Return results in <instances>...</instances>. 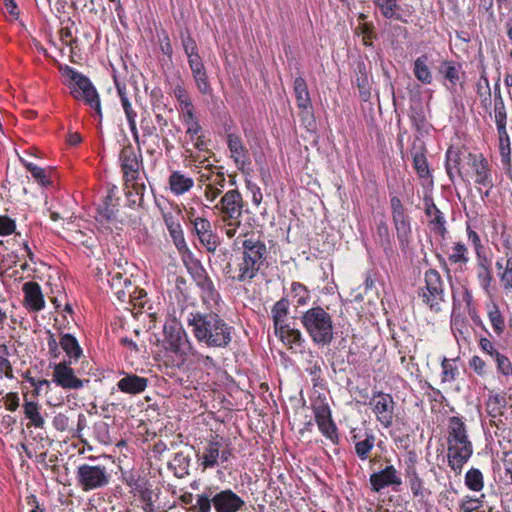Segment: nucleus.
I'll return each mask as SVG.
<instances>
[{
	"mask_svg": "<svg viewBox=\"0 0 512 512\" xmlns=\"http://www.w3.org/2000/svg\"><path fill=\"white\" fill-rule=\"evenodd\" d=\"M242 240L241 257L235 268L231 264L225 267V273L234 281L247 283L255 278L267 262L268 249L265 242L254 233L245 232L241 234Z\"/></svg>",
	"mask_w": 512,
	"mask_h": 512,
	"instance_id": "f257e3e1",
	"label": "nucleus"
},
{
	"mask_svg": "<svg viewBox=\"0 0 512 512\" xmlns=\"http://www.w3.org/2000/svg\"><path fill=\"white\" fill-rule=\"evenodd\" d=\"M186 322L195 339L209 348H226L232 341L233 327L214 311L190 313Z\"/></svg>",
	"mask_w": 512,
	"mask_h": 512,
	"instance_id": "f03ea898",
	"label": "nucleus"
},
{
	"mask_svg": "<svg viewBox=\"0 0 512 512\" xmlns=\"http://www.w3.org/2000/svg\"><path fill=\"white\" fill-rule=\"evenodd\" d=\"M447 445L448 465L459 475L473 454V445L464 421L457 416L449 418Z\"/></svg>",
	"mask_w": 512,
	"mask_h": 512,
	"instance_id": "7ed1b4c3",
	"label": "nucleus"
},
{
	"mask_svg": "<svg viewBox=\"0 0 512 512\" xmlns=\"http://www.w3.org/2000/svg\"><path fill=\"white\" fill-rule=\"evenodd\" d=\"M243 208L244 200L238 189H230L225 192L212 208L223 223L225 235L229 239H233L237 235L242 225Z\"/></svg>",
	"mask_w": 512,
	"mask_h": 512,
	"instance_id": "20e7f679",
	"label": "nucleus"
},
{
	"mask_svg": "<svg viewBox=\"0 0 512 512\" xmlns=\"http://www.w3.org/2000/svg\"><path fill=\"white\" fill-rule=\"evenodd\" d=\"M301 323L312 339L319 346L329 345L334 337L331 315L322 307H312L301 316Z\"/></svg>",
	"mask_w": 512,
	"mask_h": 512,
	"instance_id": "39448f33",
	"label": "nucleus"
},
{
	"mask_svg": "<svg viewBox=\"0 0 512 512\" xmlns=\"http://www.w3.org/2000/svg\"><path fill=\"white\" fill-rule=\"evenodd\" d=\"M64 74L74 84L71 94L76 99H84L85 102L101 117V106L99 95L90 80L73 68L66 66Z\"/></svg>",
	"mask_w": 512,
	"mask_h": 512,
	"instance_id": "423d86ee",
	"label": "nucleus"
},
{
	"mask_svg": "<svg viewBox=\"0 0 512 512\" xmlns=\"http://www.w3.org/2000/svg\"><path fill=\"white\" fill-rule=\"evenodd\" d=\"M425 287L421 288L419 296L431 310L439 312L445 302L444 283L440 273L429 269L424 275Z\"/></svg>",
	"mask_w": 512,
	"mask_h": 512,
	"instance_id": "0eeeda50",
	"label": "nucleus"
},
{
	"mask_svg": "<svg viewBox=\"0 0 512 512\" xmlns=\"http://www.w3.org/2000/svg\"><path fill=\"white\" fill-rule=\"evenodd\" d=\"M76 480L82 491L103 488L110 482V474L102 465L82 464L77 468Z\"/></svg>",
	"mask_w": 512,
	"mask_h": 512,
	"instance_id": "6e6552de",
	"label": "nucleus"
},
{
	"mask_svg": "<svg viewBox=\"0 0 512 512\" xmlns=\"http://www.w3.org/2000/svg\"><path fill=\"white\" fill-rule=\"evenodd\" d=\"M392 209L393 224L396 230L397 239L402 250L408 248L411 241L410 221L405 214V209L398 197H392L390 200Z\"/></svg>",
	"mask_w": 512,
	"mask_h": 512,
	"instance_id": "1a4fd4ad",
	"label": "nucleus"
},
{
	"mask_svg": "<svg viewBox=\"0 0 512 512\" xmlns=\"http://www.w3.org/2000/svg\"><path fill=\"white\" fill-rule=\"evenodd\" d=\"M72 362L62 361L53 365L52 382L65 390H78L89 383L88 379L82 380L77 377Z\"/></svg>",
	"mask_w": 512,
	"mask_h": 512,
	"instance_id": "9d476101",
	"label": "nucleus"
},
{
	"mask_svg": "<svg viewBox=\"0 0 512 512\" xmlns=\"http://www.w3.org/2000/svg\"><path fill=\"white\" fill-rule=\"evenodd\" d=\"M373 413L385 428H389L393 424L395 402L393 397L388 393H374L369 401Z\"/></svg>",
	"mask_w": 512,
	"mask_h": 512,
	"instance_id": "9b49d317",
	"label": "nucleus"
},
{
	"mask_svg": "<svg viewBox=\"0 0 512 512\" xmlns=\"http://www.w3.org/2000/svg\"><path fill=\"white\" fill-rule=\"evenodd\" d=\"M369 481L374 492H380L386 487H392L394 491H398V487L402 485L400 473L393 465H387L384 469L372 473Z\"/></svg>",
	"mask_w": 512,
	"mask_h": 512,
	"instance_id": "f8f14e48",
	"label": "nucleus"
},
{
	"mask_svg": "<svg viewBox=\"0 0 512 512\" xmlns=\"http://www.w3.org/2000/svg\"><path fill=\"white\" fill-rule=\"evenodd\" d=\"M119 157L125 181L141 180L140 168L142 163L134 148L131 145L124 146Z\"/></svg>",
	"mask_w": 512,
	"mask_h": 512,
	"instance_id": "ddd939ff",
	"label": "nucleus"
},
{
	"mask_svg": "<svg viewBox=\"0 0 512 512\" xmlns=\"http://www.w3.org/2000/svg\"><path fill=\"white\" fill-rule=\"evenodd\" d=\"M468 164L474 172V181L476 184L488 188L493 186L489 162L482 154L469 153Z\"/></svg>",
	"mask_w": 512,
	"mask_h": 512,
	"instance_id": "4468645a",
	"label": "nucleus"
},
{
	"mask_svg": "<svg viewBox=\"0 0 512 512\" xmlns=\"http://www.w3.org/2000/svg\"><path fill=\"white\" fill-rule=\"evenodd\" d=\"M244 505V500L231 489L214 494L213 507L216 512H238Z\"/></svg>",
	"mask_w": 512,
	"mask_h": 512,
	"instance_id": "2eb2a0df",
	"label": "nucleus"
},
{
	"mask_svg": "<svg viewBox=\"0 0 512 512\" xmlns=\"http://www.w3.org/2000/svg\"><path fill=\"white\" fill-rule=\"evenodd\" d=\"M107 281L117 299L120 302H126L128 297L131 296L130 290L133 289L131 279L120 271H111L108 273Z\"/></svg>",
	"mask_w": 512,
	"mask_h": 512,
	"instance_id": "dca6fc26",
	"label": "nucleus"
},
{
	"mask_svg": "<svg viewBox=\"0 0 512 512\" xmlns=\"http://www.w3.org/2000/svg\"><path fill=\"white\" fill-rule=\"evenodd\" d=\"M24 293V305L32 312H39L45 307V300L40 285L34 281H28L22 287Z\"/></svg>",
	"mask_w": 512,
	"mask_h": 512,
	"instance_id": "f3484780",
	"label": "nucleus"
},
{
	"mask_svg": "<svg viewBox=\"0 0 512 512\" xmlns=\"http://www.w3.org/2000/svg\"><path fill=\"white\" fill-rule=\"evenodd\" d=\"M425 214L429 219V226L430 229L440 235L441 237H444L447 233L446 229V221L444 218L443 213L437 208V206L434 204L433 200L431 198H425Z\"/></svg>",
	"mask_w": 512,
	"mask_h": 512,
	"instance_id": "a211bd4d",
	"label": "nucleus"
},
{
	"mask_svg": "<svg viewBox=\"0 0 512 512\" xmlns=\"http://www.w3.org/2000/svg\"><path fill=\"white\" fill-rule=\"evenodd\" d=\"M117 382L118 389L127 394L136 395L144 392L148 386V379L133 373H124Z\"/></svg>",
	"mask_w": 512,
	"mask_h": 512,
	"instance_id": "6ab92c4d",
	"label": "nucleus"
},
{
	"mask_svg": "<svg viewBox=\"0 0 512 512\" xmlns=\"http://www.w3.org/2000/svg\"><path fill=\"white\" fill-rule=\"evenodd\" d=\"M168 186L173 195L181 196L194 187V179L180 170H174L168 177Z\"/></svg>",
	"mask_w": 512,
	"mask_h": 512,
	"instance_id": "aec40b11",
	"label": "nucleus"
},
{
	"mask_svg": "<svg viewBox=\"0 0 512 512\" xmlns=\"http://www.w3.org/2000/svg\"><path fill=\"white\" fill-rule=\"evenodd\" d=\"M275 334L289 349L300 351L303 348L305 340L300 330L292 328L290 325H285L277 328Z\"/></svg>",
	"mask_w": 512,
	"mask_h": 512,
	"instance_id": "412c9836",
	"label": "nucleus"
},
{
	"mask_svg": "<svg viewBox=\"0 0 512 512\" xmlns=\"http://www.w3.org/2000/svg\"><path fill=\"white\" fill-rule=\"evenodd\" d=\"M496 269L504 290H512V247H507L496 261Z\"/></svg>",
	"mask_w": 512,
	"mask_h": 512,
	"instance_id": "4be33fe9",
	"label": "nucleus"
},
{
	"mask_svg": "<svg viewBox=\"0 0 512 512\" xmlns=\"http://www.w3.org/2000/svg\"><path fill=\"white\" fill-rule=\"evenodd\" d=\"M198 91L203 95H211L212 87L202 59L188 63Z\"/></svg>",
	"mask_w": 512,
	"mask_h": 512,
	"instance_id": "5701e85b",
	"label": "nucleus"
},
{
	"mask_svg": "<svg viewBox=\"0 0 512 512\" xmlns=\"http://www.w3.org/2000/svg\"><path fill=\"white\" fill-rule=\"evenodd\" d=\"M227 144L231 158L233 159L237 168L242 170L247 164H249L248 151L242 140L235 134H229L227 137Z\"/></svg>",
	"mask_w": 512,
	"mask_h": 512,
	"instance_id": "b1692460",
	"label": "nucleus"
},
{
	"mask_svg": "<svg viewBox=\"0 0 512 512\" xmlns=\"http://www.w3.org/2000/svg\"><path fill=\"white\" fill-rule=\"evenodd\" d=\"M223 444L217 437L209 440L203 449V453L199 458L201 460V466L203 469L214 468L218 465V460L220 457V449Z\"/></svg>",
	"mask_w": 512,
	"mask_h": 512,
	"instance_id": "393cba45",
	"label": "nucleus"
},
{
	"mask_svg": "<svg viewBox=\"0 0 512 512\" xmlns=\"http://www.w3.org/2000/svg\"><path fill=\"white\" fill-rule=\"evenodd\" d=\"M59 344L68 358L66 362L74 363L78 361L83 355V350L80 347L78 340L72 334H61Z\"/></svg>",
	"mask_w": 512,
	"mask_h": 512,
	"instance_id": "a878e982",
	"label": "nucleus"
},
{
	"mask_svg": "<svg viewBox=\"0 0 512 512\" xmlns=\"http://www.w3.org/2000/svg\"><path fill=\"white\" fill-rule=\"evenodd\" d=\"M146 192V185L141 180H134L131 182L125 181V194L129 205L141 206L143 204L144 194Z\"/></svg>",
	"mask_w": 512,
	"mask_h": 512,
	"instance_id": "bb28decb",
	"label": "nucleus"
},
{
	"mask_svg": "<svg viewBox=\"0 0 512 512\" xmlns=\"http://www.w3.org/2000/svg\"><path fill=\"white\" fill-rule=\"evenodd\" d=\"M352 439L357 457L362 461L367 460L375 446V435L372 433H365L363 438L359 435H354Z\"/></svg>",
	"mask_w": 512,
	"mask_h": 512,
	"instance_id": "cd10ccee",
	"label": "nucleus"
},
{
	"mask_svg": "<svg viewBox=\"0 0 512 512\" xmlns=\"http://www.w3.org/2000/svg\"><path fill=\"white\" fill-rule=\"evenodd\" d=\"M461 154L460 150L450 146L446 151L445 168L449 179L453 182L455 176H461Z\"/></svg>",
	"mask_w": 512,
	"mask_h": 512,
	"instance_id": "c85d7f7f",
	"label": "nucleus"
},
{
	"mask_svg": "<svg viewBox=\"0 0 512 512\" xmlns=\"http://www.w3.org/2000/svg\"><path fill=\"white\" fill-rule=\"evenodd\" d=\"M294 94L296 97L297 106L302 111H307L311 108V99L308 91L306 81L302 77H297L294 80Z\"/></svg>",
	"mask_w": 512,
	"mask_h": 512,
	"instance_id": "c756f323",
	"label": "nucleus"
},
{
	"mask_svg": "<svg viewBox=\"0 0 512 512\" xmlns=\"http://www.w3.org/2000/svg\"><path fill=\"white\" fill-rule=\"evenodd\" d=\"M477 279L479 281L480 286L486 291L489 292L491 282H492V272L490 268V261L485 257L477 256Z\"/></svg>",
	"mask_w": 512,
	"mask_h": 512,
	"instance_id": "7c9ffc66",
	"label": "nucleus"
},
{
	"mask_svg": "<svg viewBox=\"0 0 512 512\" xmlns=\"http://www.w3.org/2000/svg\"><path fill=\"white\" fill-rule=\"evenodd\" d=\"M499 135V153L502 164L510 170L511 168V148L510 139L506 127H497Z\"/></svg>",
	"mask_w": 512,
	"mask_h": 512,
	"instance_id": "2f4dec72",
	"label": "nucleus"
},
{
	"mask_svg": "<svg viewBox=\"0 0 512 512\" xmlns=\"http://www.w3.org/2000/svg\"><path fill=\"white\" fill-rule=\"evenodd\" d=\"M475 91L480 98L481 106L487 110L491 106V88L485 69L476 83Z\"/></svg>",
	"mask_w": 512,
	"mask_h": 512,
	"instance_id": "473e14b6",
	"label": "nucleus"
},
{
	"mask_svg": "<svg viewBox=\"0 0 512 512\" xmlns=\"http://www.w3.org/2000/svg\"><path fill=\"white\" fill-rule=\"evenodd\" d=\"M165 224L177 249L179 251L187 249V244L180 223L175 221L173 217H165Z\"/></svg>",
	"mask_w": 512,
	"mask_h": 512,
	"instance_id": "72a5a7b5",
	"label": "nucleus"
},
{
	"mask_svg": "<svg viewBox=\"0 0 512 512\" xmlns=\"http://www.w3.org/2000/svg\"><path fill=\"white\" fill-rule=\"evenodd\" d=\"M429 57L426 54L419 56L414 61L413 72L418 81L423 84H430L432 82V73L428 67Z\"/></svg>",
	"mask_w": 512,
	"mask_h": 512,
	"instance_id": "f704fd0d",
	"label": "nucleus"
},
{
	"mask_svg": "<svg viewBox=\"0 0 512 512\" xmlns=\"http://www.w3.org/2000/svg\"><path fill=\"white\" fill-rule=\"evenodd\" d=\"M40 405L35 401H26L23 405L24 414L29 419L30 424L35 428L42 429L45 425V419L40 413Z\"/></svg>",
	"mask_w": 512,
	"mask_h": 512,
	"instance_id": "c9c22d12",
	"label": "nucleus"
},
{
	"mask_svg": "<svg viewBox=\"0 0 512 512\" xmlns=\"http://www.w3.org/2000/svg\"><path fill=\"white\" fill-rule=\"evenodd\" d=\"M373 2L385 18L401 20V14L399 13L400 8L397 4V0H373Z\"/></svg>",
	"mask_w": 512,
	"mask_h": 512,
	"instance_id": "e433bc0d",
	"label": "nucleus"
},
{
	"mask_svg": "<svg viewBox=\"0 0 512 512\" xmlns=\"http://www.w3.org/2000/svg\"><path fill=\"white\" fill-rule=\"evenodd\" d=\"M449 261L452 264L459 265L460 268L466 265L469 261L468 249L462 242H456L451 248V252L448 256Z\"/></svg>",
	"mask_w": 512,
	"mask_h": 512,
	"instance_id": "4c0bfd02",
	"label": "nucleus"
},
{
	"mask_svg": "<svg viewBox=\"0 0 512 512\" xmlns=\"http://www.w3.org/2000/svg\"><path fill=\"white\" fill-rule=\"evenodd\" d=\"M288 308L289 304L288 301L285 299H281L277 301L274 306L272 307V318L274 323V329L276 330L280 326L287 325L285 323V319L288 314Z\"/></svg>",
	"mask_w": 512,
	"mask_h": 512,
	"instance_id": "58836bf2",
	"label": "nucleus"
},
{
	"mask_svg": "<svg viewBox=\"0 0 512 512\" xmlns=\"http://www.w3.org/2000/svg\"><path fill=\"white\" fill-rule=\"evenodd\" d=\"M182 119L187 127L186 133L194 140L195 136L201 131V126L194 115V107L182 111Z\"/></svg>",
	"mask_w": 512,
	"mask_h": 512,
	"instance_id": "ea45409f",
	"label": "nucleus"
},
{
	"mask_svg": "<svg viewBox=\"0 0 512 512\" xmlns=\"http://www.w3.org/2000/svg\"><path fill=\"white\" fill-rule=\"evenodd\" d=\"M198 287H200L201 289V296L204 303L218 305L220 301V294L216 290L211 278L208 281L199 285Z\"/></svg>",
	"mask_w": 512,
	"mask_h": 512,
	"instance_id": "a19ab883",
	"label": "nucleus"
},
{
	"mask_svg": "<svg viewBox=\"0 0 512 512\" xmlns=\"http://www.w3.org/2000/svg\"><path fill=\"white\" fill-rule=\"evenodd\" d=\"M181 43L184 52L188 58V63L202 59L198 53V47L195 40L190 36L189 33H181Z\"/></svg>",
	"mask_w": 512,
	"mask_h": 512,
	"instance_id": "79ce46f5",
	"label": "nucleus"
},
{
	"mask_svg": "<svg viewBox=\"0 0 512 512\" xmlns=\"http://www.w3.org/2000/svg\"><path fill=\"white\" fill-rule=\"evenodd\" d=\"M214 501V493L211 489L208 491L198 494L195 505L190 507L192 512H211V506Z\"/></svg>",
	"mask_w": 512,
	"mask_h": 512,
	"instance_id": "37998d69",
	"label": "nucleus"
},
{
	"mask_svg": "<svg viewBox=\"0 0 512 512\" xmlns=\"http://www.w3.org/2000/svg\"><path fill=\"white\" fill-rule=\"evenodd\" d=\"M465 485L472 491H481L484 487L482 472L477 468H471L465 475Z\"/></svg>",
	"mask_w": 512,
	"mask_h": 512,
	"instance_id": "c03bdc74",
	"label": "nucleus"
},
{
	"mask_svg": "<svg viewBox=\"0 0 512 512\" xmlns=\"http://www.w3.org/2000/svg\"><path fill=\"white\" fill-rule=\"evenodd\" d=\"M406 477L414 497L424 496L423 480L418 475L414 467L407 469Z\"/></svg>",
	"mask_w": 512,
	"mask_h": 512,
	"instance_id": "a18cd8bd",
	"label": "nucleus"
},
{
	"mask_svg": "<svg viewBox=\"0 0 512 512\" xmlns=\"http://www.w3.org/2000/svg\"><path fill=\"white\" fill-rule=\"evenodd\" d=\"M9 355V347L6 344H0V378H14L12 364L7 358Z\"/></svg>",
	"mask_w": 512,
	"mask_h": 512,
	"instance_id": "49530a36",
	"label": "nucleus"
},
{
	"mask_svg": "<svg viewBox=\"0 0 512 512\" xmlns=\"http://www.w3.org/2000/svg\"><path fill=\"white\" fill-rule=\"evenodd\" d=\"M440 71L445 79L450 82L451 88H454L460 80V66L452 61H445Z\"/></svg>",
	"mask_w": 512,
	"mask_h": 512,
	"instance_id": "de8ad7c7",
	"label": "nucleus"
},
{
	"mask_svg": "<svg viewBox=\"0 0 512 512\" xmlns=\"http://www.w3.org/2000/svg\"><path fill=\"white\" fill-rule=\"evenodd\" d=\"M98 213L102 220L113 222L116 219V204L113 203V195L108 194L106 200L98 208Z\"/></svg>",
	"mask_w": 512,
	"mask_h": 512,
	"instance_id": "09e8293b",
	"label": "nucleus"
},
{
	"mask_svg": "<svg viewBox=\"0 0 512 512\" xmlns=\"http://www.w3.org/2000/svg\"><path fill=\"white\" fill-rule=\"evenodd\" d=\"M506 398L500 394L490 395L486 406L490 416L497 417L502 414V409L506 407Z\"/></svg>",
	"mask_w": 512,
	"mask_h": 512,
	"instance_id": "8fccbe9b",
	"label": "nucleus"
},
{
	"mask_svg": "<svg viewBox=\"0 0 512 512\" xmlns=\"http://www.w3.org/2000/svg\"><path fill=\"white\" fill-rule=\"evenodd\" d=\"M199 242L206 248L209 253H214L220 245L219 236L211 229L198 237Z\"/></svg>",
	"mask_w": 512,
	"mask_h": 512,
	"instance_id": "3c124183",
	"label": "nucleus"
},
{
	"mask_svg": "<svg viewBox=\"0 0 512 512\" xmlns=\"http://www.w3.org/2000/svg\"><path fill=\"white\" fill-rule=\"evenodd\" d=\"M173 96L179 102L181 111L193 107L189 94L182 84L179 83L175 85V87L173 88Z\"/></svg>",
	"mask_w": 512,
	"mask_h": 512,
	"instance_id": "603ef678",
	"label": "nucleus"
},
{
	"mask_svg": "<svg viewBox=\"0 0 512 512\" xmlns=\"http://www.w3.org/2000/svg\"><path fill=\"white\" fill-rule=\"evenodd\" d=\"M494 120L497 127H506L507 112L504 99H494Z\"/></svg>",
	"mask_w": 512,
	"mask_h": 512,
	"instance_id": "864d4df0",
	"label": "nucleus"
},
{
	"mask_svg": "<svg viewBox=\"0 0 512 512\" xmlns=\"http://www.w3.org/2000/svg\"><path fill=\"white\" fill-rule=\"evenodd\" d=\"M413 164L419 177L427 178L430 176L428 162L423 153L419 152L413 155Z\"/></svg>",
	"mask_w": 512,
	"mask_h": 512,
	"instance_id": "5fc2aeb1",
	"label": "nucleus"
},
{
	"mask_svg": "<svg viewBox=\"0 0 512 512\" xmlns=\"http://www.w3.org/2000/svg\"><path fill=\"white\" fill-rule=\"evenodd\" d=\"M488 317L495 333L497 335L502 334L505 328V323L501 315V312L497 306L492 307V309L488 312Z\"/></svg>",
	"mask_w": 512,
	"mask_h": 512,
	"instance_id": "6e6d98bb",
	"label": "nucleus"
},
{
	"mask_svg": "<svg viewBox=\"0 0 512 512\" xmlns=\"http://www.w3.org/2000/svg\"><path fill=\"white\" fill-rule=\"evenodd\" d=\"M441 368H442V374L441 379L442 382H453L456 379V376L458 374V369L456 366L452 364V362L447 359L443 358L441 362Z\"/></svg>",
	"mask_w": 512,
	"mask_h": 512,
	"instance_id": "4d7b16f0",
	"label": "nucleus"
},
{
	"mask_svg": "<svg viewBox=\"0 0 512 512\" xmlns=\"http://www.w3.org/2000/svg\"><path fill=\"white\" fill-rule=\"evenodd\" d=\"M291 292L298 305H304L307 303L309 299V292L303 284L293 282L291 285Z\"/></svg>",
	"mask_w": 512,
	"mask_h": 512,
	"instance_id": "13d9d810",
	"label": "nucleus"
},
{
	"mask_svg": "<svg viewBox=\"0 0 512 512\" xmlns=\"http://www.w3.org/2000/svg\"><path fill=\"white\" fill-rule=\"evenodd\" d=\"M184 336V332L181 330L169 333L166 336V349L175 353L179 352Z\"/></svg>",
	"mask_w": 512,
	"mask_h": 512,
	"instance_id": "bf43d9fd",
	"label": "nucleus"
},
{
	"mask_svg": "<svg viewBox=\"0 0 512 512\" xmlns=\"http://www.w3.org/2000/svg\"><path fill=\"white\" fill-rule=\"evenodd\" d=\"M360 76L356 79L357 87L359 88L360 97L362 100L367 101L370 98V85L369 79L365 72L362 71L361 66H359Z\"/></svg>",
	"mask_w": 512,
	"mask_h": 512,
	"instance_id": "052dcab7",
	"label": "nucleus"
},
{
	"mask_svg": "<svg viewBox=\"0 0 512 512\" xmlns=\"http://www.w3.org/2000/svg\"><path fill=\"white\" fill-rule=\"evenodd\" d=\"M123 110L125 112L129 127L131 132L134 134V136L137 135V128H136V112L132 109L131 103L129 102L128 98H123V101L121 102Z\"/></svg>",
	"mask_w": 512,
	"mask_h": 512,
	"instance_id": "680f3d73",
	"label": "nucleus"
},
{
	"mask_svg": "<svg viewBox=\"0 0 512 512\" xmlns=\"http://www.w3.org/2000/svg\"><path fill=\"white\" fill-rule=\"evenodd\" d=\"M130 291L131 296L128 297L125 303H131L134 307L138 308L144 307L145 298L147 296L146 292L135 285H133V289Z\"/></svg>",
	"mask_w": 512,
	"mask_h": 512,
	"instance_id": "e2e57ef3",
	"label": "nucleus"
},
{
	"mask_svg": "<svg viewBox=\"0 0 512 512\" xmlns=\"http://www.w3.org/2000/svg\"><path fill=\"white\" fill-rule=\"evenodd\" d=\"M317 425L319 427V430L322 432V434L324 436H326L332 442L337 441L338 435H337V431H336V426H335L334 422L332 421V418L327 421L318 423Z\"/></svg>",
	"mask_w": 512,
	"mask_h": 512,
	"instance_id": "0e129e2a",
	"label": "nucleus"
},
{
	"mask_svg": "<svg viewBox=\"0 0 512 512\" xmlns=\"http://www.w3.org/2000/svg\"><path fill=\"white\" fill-rule=\"evenodd\" d=\"M497 363V369L505 376L512 374V363L505 355L496 353L494 357Z\"/></svg>",
	"mask_w": 512,
	"mask_h": 512,
	"instance_id": "69168bd1",
	"label": "nucleus"
},
{
	"mask_svg": "<svg viewBox=\"0 0 512 512\" xmlns=\"http://www.w3.org/2000/svg\"><path fill=\"white\" fill-rule=\"evenodd\" d=\"M377 236L379 242L383 247L390 245V231L387 223L384 220L379 221L377 224Z\"/></svg>",
	"mask_w": 512,
	"mask_h": 512,
	"instance_id": "338daca9",
	"label": "nucleus"
},
{
	"mask_svg": "<svg viewBox=\"0 0 512 512\" xmlns=\"http://www.w3.org/2000/svg\"><path fill=\"white\" fill-rule=\"evenodd\" d=\"M482 506L481 498L466 496L460 504L462 512H473Z\"/></svg>",
	"mask_w": 512,
	"mask_h": 512,
	"instance_id": "774afa93",
	"label": "nucleus"
}]
</instances>
